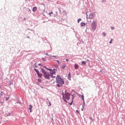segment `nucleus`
I'll return each instance as SVG.
<instances>
[{
  "label": "nucleus",
  "mask_w": 125,
  "mask_h": 125,
  "mask_svg": "<svg viewBox=\"0 0 125 125\" xmlns=\"http://www.w3.org/2000/svg\"><path fill=\"white\" fill-rule=\"evenodd\" d=\"M81 26H82V27H84V26H85V23L82 22Z\"/></svg>",
  "instance_id": "9b49d317"
},
{
  "label": "nucleus",
  "mask_w": 125,
  "mask_h": 125,
  "mask_svg": "<svg viewBox=\"0 0 125 125\" xmlns=\"http://www.w3.org/2000/svg\"><path fill=\"white\" fill-rule=\"evenodd\" d=\"M74 68L75 69H79V65L75 64L74 65Z\"/></svg>",
  "instance_id": "0eeeda50"
},
{
  "label": "nucleus",
  "mask_w": 125,
  "mask_h": 125,
  "mask_svg": "<svg viewBox=\"0 0 125 125\" xmlns=\"http://www.w3.org/2000/svg\"><path fill=\"white\" fill-rule=\"evenodd\" d=\"M57 62H59V61H57Z\"/></svg>",
  "instance_id": "72a5a7b5"
},
{
  "label": "nucleus",
  "mask_w": 125,
  "mask_h": 125,
  "mask_svg": "<svg viewBox=\"0 0 125 125\" xmlns=\"http://www.w3.org/2000/svg\"><path fill=\"white\" fill-rule=\"evenodd\" d=\"M93 17H94V15L93 14H90L89 16V18L90 19H92Z\"/></svg>",
  "instance_id": "39448f33"
},
{
  "label": "nucleus",
  "mask_w": 125,
  "mask_h": 125,
  "mask_svg": "<svg viewBox=\"0 0 125 125\" xmlns=\"http://www.w3.org/2000/svg\"><path fill=\"white\" fill-rule=\"evenodd\" d=\"M46 55H48V54H46Z\"/></svg>",
  "instance_id": "473e14b6"
},
{
  "label": "nucleus",
  "mask_w": 125,
  "mask_h": 125,
  "mask_svg": "<svg viewBox=\"0 0 125 125\" xmlns=\"http://www.w3.org/2000/svg\"><path fill=\"white\" fill-rule=\"evenodd\" d=\"M77 112H78V110H77Z\"/></svg>",
  "instance_id": "f704fd0d"
},
{
  "label": "nucleus",
  "mask_w": 125,
  "mask_h": 125,
  "mask_svg": "<svg viewBox=\"0 0 125 125\" xmlns=\"http://www.w3.org/2000/svg\"><path fill=\"white\" fill-rule=\"evenodd\" d=\"M8 99H9V98H7V101L8 100Z\"/></svg>",
  "instance_id": "c85d7f7f"
},
{
  "label": "nucleus",
  "mask_w": 125,
  "mask_h": 125,
  "mask_svg": "<svg viewBox=\"0 0 125 125\" xmlns=\"http://www.w3.org/2000/svg\"><path fill=\"white\" fill-rule=\"evenodd\" d=\"M49 103L50 104L49 106H51V103H50V102H49Z\"/></svg>",
  "instance_id": "4be33fe9"
},
{
  "label": "nucleus",
  "mask_w": 125,
  "mask_h": 125,
  "mask_svg": "<svg viewBox=\"0 0 125 125\" xmlns=\"http://www.w3.org/2000/svg\"><path fill=\"white\" fill-rule=\"evenodd\" d=\"M62 69H65V68H66V65H63L62 66Z\"/></svg>",
  "instance_id": "dca6fc26"
},
{
  "label": "nucleus",
  "mask_w": 125,
  "mask_h": 125,
  "mask_svg": "<svg viewBox=\"0 0 125 125\" xmlns=\"http://www.w3.org/2000/svg\"><path fill=\"white\" fill-rule=\"evenodd\" d=\"M68 78H69V79H71V73L69 72L68 75Z\"/></svg>",
  "instance_id": "2eb2a0df"
},
{
  "label": "nucleus",
  "mask_w": 125,
  "mask_h": 125,
  "mask_svg": "<svg viewBox=\"0 0 125 125\" xmlns=\"http://www.w3.org/2000/svg\"><path fill=\"white\" fill-rule=\"evenodd\" d=\"M51 14H53V12H51L49 13V15L50 16H51Z\"/></svg>",
  "instance_id": "f3484780"
},
{
  "label": "nucleus",
  "mask_w": 125,
  "mask_h": 125,
  "mask_svg": "<svg viewBox=\"0 0 125 125\" xmlns=\"http://www.w3.org/2000/svg\"><path fill=\"white\" fill-rule=\"evenodd\" d=\"M82 65H86V62L84 61L82 62Z\"/></svg>",
  "instance_id": "f8f14e48"
},
{
  "label": "nucleus",
  "mask_w": 125,
  "mask_h": 125,
  "mask_svg": "<svg viewBox=\"0 0 125 125\" xmlns=\"http://www.w3.org/2000/svg\"><path fill=\"white\" fill-rule=\"evenodd\" d=\"M32 108H33V106H32V105L30 104L29 109L30 110V113H32Z\"/></svg>",
  "instance_id": "423d86ee"
},
{
  "label": "nucleus",
  "mask_w": 125,
  "mask_h": 125,
  "mask_svg": "<svg viewBox=\"0 0 125 125\" xmlns=\"http://www.w3.org/2000/svg\"><path fill=\"white\" fill-rule=\"evenodd\" d=\"M71 103H69L70 105H72V103H73V100H71Z\"/></svg>",
  "instance_id": "412c9836"
},
{
  "label": "nucleus",
  "mask_w": 125,
  "mask_h": 125,
  "mask_svg": "<svg viewBox=\"0 0 125 125\" xmlns=\"http://www.w3.org/2000/svg\"><path fill=\"white\" fill-rule=\"evenodd\" d=\"M38 81H39V82H41V81L42 80H40V79H38Z\"/></svg>",
  "instance_id": "393cba45"
},
{
  "label": "nucleus",
  "mask_w": 125,
  "mask_h": 125,
  "mask_svg": "<svg viewBox=\"0 0 125 125\" xmlns=\"http://www.w3.org/2000/svg\"><path fill=\"white\" fill-rule=\"evenodd\" d=\"M66 61H69V60L68 59H66Z\"/></svg>",
  "instance_id": "7c9ffc66"
},
{
  "label": "nucleus",
  "mask_w": 125,
  "mask_h": 125,
  "mask_svg": "<svg viewBox=\"0 0 125 125\" xmlns=\"http://www.w3.org/2000/svg\"><path fill=\"white\" fill-rule=\"evenodd\" d=\"M56 83H57V86H58L59 87L62 86V85L64 84V81H63V79H62L60 76H58L56 77Z\"/></svg>",
  "instance_id": "f03ea898"
},
{
  "label": "nucleus",
  "mask_w": 125,
  "mask_h": 125,
  "mask_svg": "<svg viewBox=\"0 0 125 125\" xmlns=\"http://www.w3.org/2000/svg\"><path fill=\"white\" fill-rule=\"evenodd\" d=\"M3 95V92H1L0 93V97H2Z\"/></svg>",
  "instance_id": "4468645a"
},
{
  "label": "nucleus",
  "mask_w": 125,
  "mask_h": 125,
  "mask_svg": "<svg viewBox=\"0 0 125 125\" xmlns=\"http://www.w3.org/2000/svg\"><path fill=\"white\" fill-rule=\"evenodd\" d=\"M36 10H37V7H34L33 8L32 11H33V12H35V11H36Z\"/></svg>",
  "instance_id": "9d476101"
},
{
  "label": "nucleus",
  "mask_w": 125,
  "mask_h": 125,
  "mask_svg": "<svg viewBox=\"0 0 125 125\" xmlns=\"http://www.w3.org/2000/svg\"><path fill=\"white\" fill-rule=\"evenodd\" d=\"M109 43H112V41L109 42Z\"/></svg>",
  "instance_id": "cd10ccee"
},
{
  "label": "nucleus",
  "mask_w": 125,
  "mask_h": 125,
  "mask_svg": "<svg viewBox=\"0 0 125 125\" xmlns=\"http://www.w3.org/2000/svg\"><path fill=\"white\" fill-rule=\"evenodd\" d=\"M56 57V56H51V57H50V58H51V59H52V58H55Z\"/></svg>",
  "instance_id": "a211bd4d"
},
{
  "label": "nucleus",
  "mask_w": 125,
  "mask_h": 125,
  "mask_svg": "<svg viewBox=\"0 0 125 125\" xmlns=\"http://www.w3.org/2000/svg\"><path fill=\"white\" fill-rule=\"evenodd\" d=\"M63 99L64 101H65V102L68 103V102H67V101H69V100H70V94L67 93H65L63 97Z\"/></svg>",
  "instance_id": "7ed1b4c3"
},
{
  "label": "nucleus",
  "mask_w": 125,
  "mask_h": 125,
  "mask_svg": "<svg viewBox=\"0 0 125 125\" xmlns=\"http://www.w3.org/2000/svg\"><path fill=\"white\" fill-rule=\"evenodd\" d=\"M42 4L43 5H44V4H43V3H42Z\"/></svg>",
  "instance_id": "2f4dec72"
},
{
  "label": "nucleus",
  "mask_w": 125,
  "mask_h": 125,
  "mask_svg": "<svg viewBox=\"0 0 125 125\" xmlns=\"http://www.w3.org/2000/svg\"><path fill=\"white\" fill-rule=\"evenodd\" d=\"M80 97L83 99V102L84 103V96L83 95H81Z\"/></svg>",
  "instance_id": "1a4fd4ad"
},
{
  "label": "nucleus",
  "mask_w": 125,
  "mask_h": 125,
  "mask_svg": "<svg viewBox=\"0 0 125 125\" xmlns=\"http://www.w3.org/2000/svg\"><path fill=\"white\" fill-rule=\"evenodd\" d=\"M42 59L43 60V61H45V60H44V59L43 58H42Z\"/></svg>",
  "instance_id": "b1692460"
},
{
  "label": "nucleus",
  "mask_w": 125,
  "mask_h": 125,
  "mask_svg": "<svg viewBox=\"0 0 125 125\" xmlns=\"http://www.w3.org/2000/svg\"><path fill=\"white\" fill-rule=\"evenodd\" d=\"M91 27L93 30H95L96 29V27H97V24L96 23V21H93L92 24H91Z\"/></svg>",
  "instance_id": "20e7f679"
},
{
  "label": "nucleus",
  "mask_w": 125,
  "mask_h": 125,
  "mask_svg": "<svg viewBox=\"0 0 125 125\" xmlns=\"http://www.w3.org/2000/svg\"><path fill=\"white\" fill-rule=\"evenodd\" d=\"M80 21H82V19H78V23H80Z\"/></svg>",
  "instance_id": "6ab92c4d"
},
{
  "label": "nucleus",
  "mask_w": 125,
  "mask_h": 125,
  "mask_svg": "<svg viewBox=\"0 0 125 125\" xmlns=\"http://www.w3.org/2000/svg\"><path fill=\"white\" fill-rule=\"evenodd\" d=\"M114 29H115V28H114V27H111V30H114Z\"/></svg>",
  "instance_id": "5701e85b"
},
{
  "label": "nucleus",
  "mask_w": 125,
  "mask_h": 125,
  "mask_svg": "<svg viewBox=\"0 0 125 125\" xmlns=\"http://www.w3.org/2000/svg\"><path fill=\"white\" fill-rule=\"evenodd\" d=\"M37 75L39 78H42V73H40V72L37 73Z\"/></svg>",
  "instance_id": "6e6552de"
},
{
  "label": "nucleus",
  "mask_w": 125,
  "mask_h": 125,
  "mask_svg": "<svg viewBox=\"0 0 125 125\" xmlns=\"http://www.w3.org/2000/svg\"><path fill=\"white\" fill-rule=\"evenodd\" d=\"M77 112H78V110H77Z\"/></svg>",
  "instance_id": "c9c22d12"
},
{
  "label": "nucleus",
  "mask_w": 125,
  "mask_h": 125,
  "mask_svg": "<svg viewBox=\"0 0 125 125\" xmlns=\"http://www.w3.org/2000/svg\"><path fill=\"white\" fill-rule=\"evenodd\" d=\"M87 61H88V62H89V60H86Z\"/></svg>",
  "instance_id": "c756f323"
},
{
  "label": "nucleus",
  "mask_w": 125,
  "mask_h": 125,
  "mask_svg": "<svg viewBox=\"0 0 125 125\" xmlns=\"http://www.w3.org/2000/svg\"><path fill=\"white\" fill-rule=\"evenodd\" d=\"M71 96H72V99H73V98H74V96L71 95Z\"/></svg>",
  "instance_id": "a878e982"
},
{
  "label": "nucleus",
  "mask_w": 125,
  "mask_h": 125,
  "mask_svg": "<svg viewBox=\"0 0 125 125\" xmlns=\"http://www.w3.org/2000/svg\"><path fill=\"white\" fill-rule=\"evenodd\" d=\"M103 36H104V37H106V33H105L104 32L103 33Z\"/></svg>",
  "instance_id": "aec40b11"
},
{
  "label": "nucleus",
  "mask_w": 125,
  "mask_h": 125,
  "mask_svg": "<svg viewBox=\"0 0 125 125\" xmlns=\"http://www.w3.org/2000/svg\"><path fill=\"white\" fill-rule=\"evenodd\" d=\"M34 70H35V72H36L37 74H38L39 73H40L39 72V70H38V69H37L36 68H35Z\"/></svg>",
  "instance_id": "ddd939ff"
},
{
  "label": "nucleus",
  "mask_w": 125,
  "mask_h": 125,
  "mask_svg": "<svg viewBox=\"0 0 125 125\" xmlns=\"http://www.w3.org/2000/svg\"><path fill=\"white\" fill-rule=\"evenodd\" d=\"M44 68L50 71V72H47L44 70L42 69V73H43L44 75V78L48 80V81H52L53 78H55V76H53V75H55V74H56V71H57V69H54L52 70V69H48L45 66H44Z\"/></svg>",
  "instance_id": "f257e3e1"
},
{
  "label": "nucleus",
  "mask_w": 125,
  "mask_h": 125,
  "mask_svg": "<svg viewBox=\"0 0 125 125\" xmlns=\"http://www.w3.org/2000/svg\"><path fill=\"white\" fill-rule=\"evenodd\" d=\"M110 42H113V39H111Z\"/></svg>",
  "instance_id": "bb28decb"
}]
</instances>
